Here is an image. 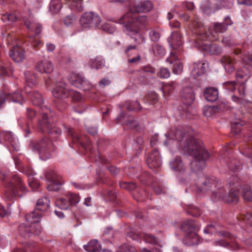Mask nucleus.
<instances>
[{
    "mask_svg": "<svg viewBox=\"0 0 252 252\" xmlns=\"http://www.w3.org/2000/svg\"><path fill=\"white\" fill-rule=\"evenodd\" d=\"M154 5L149 0H142L130 5L128 11L120 18L118 23L124 25V31L130 35H140L142 30L147 28L149 21L146 15L136 16L137 13H146L152 10Z\"/></svg>",
    "mask_w": 252,
    "mask_h": 252,
    "instance_id": "nucleus-1",
    "label": "nucleus"
},
{
    "mask_svg": "<svg viewBox=\"0 0 252 252\" xmlns=\"http://www.w3.org/2000/svg\"><path fill=\"white\" fill-rule=\"evenodd\" d=\"M189 28L192 32L197 35L194 41V46L196 48L210 54L219 55L221 53V48L216 43L209 42L216 40L218 38L219 36L216 32L209 35L203 25L196 19L190 22Z\"/></svg>",
    "mask_w": 252,
    "mask_h": 252,
    "instance_id": "nucleus-2",
    "label": "nucleus"
},
{
    "mask_svg": "<svg viewBox=\"0 0 252 252\" xmlns=\"http://www.w3.org/2000/svg\"><path fill=\"white\" fill-rule=\"evenodd\" d=\"M181 229L186 233L183 243L187 246L197 245L199 242V236L196 232L197 226L192 220H187L181 223Z\"/></svg>",
    "mask_w": 252,
    "mask_h": 252,
    "instance_id": "nucleus-3",
    "label": "nucleus"
},
{
    "mask_svg": "<svg viewBox=\"0 0 252 252\" xmlns=\"http://www.w3.org/2000/svg\"><path fill=\"white\" fill-rule=\"evenodd\" d=\"M29 148L32 151L38 152L42 160L49 158L51 152L54 150L52 142L47 137H44L39 140L31 141Z\"/></svg>",
    "mask_w": 252,
    "mask_h": 252,
    "instance_id": "nucleus-4",
    "label": "nucleus"
},
{
    "mask_svg": "<svg viewBox=\"0 0 252 252\" xmlns=\"http://www.w3.org/2000/svg\"><path fill=\"white\" fill-rule=\"evenodd\" d=\"M183 140L180 145L183 151L186 154L192 156H197L200 154L202 151L206 150L203 142L188 134Z\"/></svg>",
    "mask_w": 252,
    "mask_h": 252,
    "instance_id": "nucleus-5",
    "label": "nucleus"
},
{
    "mask_svg": "<svg viewBox=\"0 0 252 252\" xmlns=\"http://www.w3.org/2000/svg\"><path fill=\"white\" fill-rule=\"evenodd\" d=\"M50 200L47 197H43L39 199L36 203V206L35 210L26 215V219L29 222H37L40 220L41 218V213L40 211H44L46 210L49 207Z\"/></svg>",
    "mask_w": 252,
    "mask_h": 252,
    "instance_id": "nucleus-6",
    "label": "nucleus"
},
{
    "mask_svg": "<svg viewBox=\"0 0 252 252\" xmlns=\"http://www.w3.org/2000/svg\"><path fill=\"white\" fill-rule=\"evenodd\" d=\"M7 189L11 191V196L21 197L22 194L19 193V191L25 192L26 188L20 177L17 175H13L9 182L4 184Z\"/></svg>",
    "mask_w": 252,
    "mask_h": 252,
    "instance_id": "nucleus-7",
    "label": "nucleus"
},
{
    "mask_svg": "<svg viewBox=\"0 0 252 252\" xmlns=\"http://www.w3.org/2000/svg\"><path fill=\"white\" fill-rule=\"evenodd\" d=\"M101 18L93 12H87L82 14L80 19V24L84 28L95 29L101 23Z\"/></svg>",
    "mask_w": 252,
    "mask_h": 252,
    "instance_id": "nucleus-8",
    "label": "nucleus"
},
{
    "mask_svg": "<svg viewBox=\"0 0 252 252\" xmlns=\"http://www.w3.org/2000/svg\"><path fill=\"white\" fill-rule=\"evenodd\" d=\"M28 87H26L25 91L27 93H29L31 100L33 105L40 107V113L42 115V118H46L47 115L52 113L51 109L47 106H43V99L41 94L37 91L32 90V91H28Z\"/></svg>",
    "mask_w": 252,
    "mask_h": 252,
    "instance_id": "nucleus-9",
    "label": "nucleus"
},
{
    "mask_svg": "<svg viewBox=\"0 0 252 252\" xmlns=\"http://www.w3.org/2000/svg\"><path fill=\"white\" fill-rule=\"evenodd\" d=\"M51 113L47 115L46 118H42V120L39 122V129L41 131H47L51 138L57 140L61 134V130L60 128L55 126L53 124H50L47 119L49 117L51 116Z\"/></svg>",
    "mask_w": 252,
    "mask_h": 252,
    "instance_id": "nucleus-10",
    "label": "nucleus"
},
{
    "mask_svg": "<svg viewBox=\"0 0 252 252\" xmlns=\"http://www.w3.org/2000/svg\"><path fill=\"white\" fill-rule=\"evenodd\" d=\"M45 176L46 180L50 183V184L47 187V189L50 191H57L59 190L60 186L63 184L60 176L52 169L47 170Z\"/></svg>",
    "mask_w": 252,
    "mask_h": 252,
    "instance_id": "nucleus-11",
    "label": "nucleus"
},
{
    "mask_svg": "<svg viewBox=\"0 0 252 252\" xmlns=\"http://www.w3.org/2000/svg\"><path fill=\"white\" fill-rule=\"evenodd\" d=\"M68 80L73 86L80 88L83 91L89 90L92 88L91 83L79 74L75 73H71L69 76Z\"/></svg>",
    "mask_w": 252,
    "mask_h": 252,
    "instance_id": "nucleus-12",
    "label": "nucleus"
},
{
    "mask_svg": "<svg viewBox=\"0 0 252 252\" xmlns=\"http://www.w3.org/2000/svg\"><path fill=\"white\" fill-rule=\"evenodd\" d=\"M193 157L194 159L190 163L191 169L192 171L197 172L205 167V161L209 158V155L207 150H204L198 156Z\"/></svg>",
    "mask_w": 252,
    "mask_h": 252,
    "instance_id": "nucleus-13",
    "label": "nucleus"
},
{
    "mask_svg": "<svg viewBox=\"0 0 252 252\" xmlns=\"http://www.w3.org/2000/svg\"><path fill=\"white\" fill-rule=\"evenodd\" d=\"M200 182V186L198 190L200 192H211L219 184V181L214 176L202 178Z\"/></svg>",
    "mask_w": 252,
    "mask_h": 252,
    "instance_id": "nucleus-14",
    "label": "nucleus"
},
{
    "mask_svg": "<svg viewBox=\"0 0 252 252\" xmlns=\"http://www.w3.org/2000/svg\"><path fill=\"white\" fill-rule=\"evenodd\" d=\"M146 162L149 168L157 169L161 165L160 158L158 151L157 149H154L149 153L146 159Z\"/></svg>",
    "mask_w": 252,
    "mask_h": 252,
    "instance_id": "nucleus-15",
    "label": "nucleus"
},
{
    "mask_svg": "<svg viewBox=\"0 0 252 252\" xmlns=\"http://www.w3.org/2000/svg\"><path fill=\"white\" fill-rule=\"evenodd\" d=\"M68 134L71 137L73 142L78 143L86 150L91 151L92 142L88 138L85 137V140H84V137L80 136L78 134L75 133L72 128H68Z\"/></svg>",
    "mask_w": 252,
    "mask_h": 252,
    "instance_id": "nucleus-16",
    "label": "nucleus"
},
{
    "mask_svg": "<svg viewBox=\"0 0 252 252\" xmlns=\"http://www.w3.org/2000/svg\"><path fill=\"white\" fill-rule=\"evenodd\" d=\"M53 95L59 99L68 97L71 93L70 90L67 88V85L62 82L58 83L52 92Z\"/></svg>",
    "mask_w": 252,
    "mask_h": 252,
    "instance_id": "nucleus-17",
    "label": "nucleus"
},
{
    "mask_svg": "<svg viewBox=\"0 0 252 252\" xmlns=\"http://www.w3.org/2000/svg\"><path fill=\"white\" fill-rule=\"evenodd\" d=\"M240 151L243 155L251 158L252 164V132L250 136L245 138L244 142L241 145Z\"/></svg>",
    "mask_w": 252,
    "mask_h": 252,
    "instance_id": "nucleus-18",
    "label": "nucleus"
},
{
    "mask_svg": "<svg viewBox=\"0 0 252 252\" xmlns=\"http://www.w3.org/2000/svg\"><path fill=\"white\" fill-rule=\"evenodd\" d=\"M180 94L182 101L186 105H190L194 100V94L191 88L187 87L184 88L181 91Z\"/></svg>",
    "mask_w": 252,
    "mask_h": 252,
    "instance_id": "nucleus-19",
    "label": "nucleus"
},
{
    "mask_svg": "<svg viewBox=\"0 0 252 252\" xmlns=\"http://www.w3.org/2000/svg\"><path fill=\"white\" fill-rule=\"evenodd\" d=\"M168 41L172 50L179 49V52H180V49H182L183 43L180 32L176 31L172 32L171 36L168 38Z\"/></svg>",
    "mask_w": 252,
    "mask_h": 252,
    "instance_id": "nucleus-20",
    "label": "nucleus"
},
{
    "mask_svg": "<svg viewBox=\"0 0 252 252\" xmlns=\"http://www.w3.org/2000/svg\"><path fill=\"white\" fill-rule=\"evenodd\" d=\"M35 69L41 73L49 74L53 71L54 67L50 60L44 59L37 63Z\"/></svg>",
    "mask_w": 252,
    "mask_h": 252,
    "instance_id": "nucleus-21",
    "label": "nucleus"
},
{
    "mask_svg": "<svg viewBox=\"0 0 252 252\" xmlns=\"http://www.w3.org/2000/svg\"><path fill=\"white\" fill-rule=\"evenodd\" d=\"M188 135V133L184 128H172L168 133L169 139L179 141H182Z\"/></svg>",
    "mask_w": 252,
    "mask_h": 252,
    "instance_id": "nucleus-22",
    "label": "nucleus"
},
{
    "mask_svg": "<svg viewBox=\"0 0 252 252\" xmlns=\"http://www.w3.org/2000/svg\"><path fill=\"white\" fill-rule=\"evenodd\" d=\"M10 57L15 62L19 63L25 58V51L19 46H15L9 51Z\"/></svg>",
    "mask_w": 252,
    "mask_h": 252,
    "instance_id": "nucleus-23",
    "label": "nucleus"
},
{
    "mask_svg": "<svg viewBox=\"0 0 252 252\" xmlns=\"http://www.w3.org/2000/svg\"><path fill=\"white\" fill-rule=\"evenodd\" d=\"M233 53L235 55L239 56L244 63L252 65V55L239 48L234 49Z\"/></svg>",
    "mask_w": 252,
    "mask_h": 252,
    "instance_id": "nucleus-24",
    "label": "nucleus"
},
{
    "mask_svg": "<svg viewBox=\"0 0 252 252\" xmlns=\"http://www.w3.org/2000/svg\"><path fill=\"white\" fill-rule=\"evenodd\" d=\"M227 20L229 21V23H216L214 25V31H212L210 30L207 31L209 35L212 34V33L214 34L215 32L217 33L218 34V32L223 33L226 32L227 30L228 26L231 25L232 24V22L230 18L229 17H227L225 18V21L227 22Z\"/></svg>",
    "mask_w": 252,
    "mask_h": 252,
    "instance_id": "nucleus-25",
    "label": "nucleus"
},
{
    "mask_svg": "<svg viewBox=\"0 0 252 252\" xmlns=\"http://www.w3.org/2000/svg\"><path fill=\"white\" fill-rule=\"evenodd\" d=\"M218 90L214 87H207L203 92V96L208 101L214 102L218 99Z\"/></svg>",
    "mask_w": 252,
    "mask_h": 252,
    "instance_id": "nucleus-26",
    "label": "nucleus"
},
{
    "mask_svg": "<svg viewBox=\"0 0 252 252\" xmlns=\"http://www.w3.org/2000/svg\"><path fill=\"white\" fill-rule=\"evenodd\" d=\"M211 192V198L214 201L223 200V199H224L225 190L220 184H219L218 186L215 188Z\"/></svg>",
    "mask_w": 252,
    "mask_h": 252,
    "instance_id": "nucleus-27",
    "label": "nucleus"
},
{
    "mask_svg": "<svg viewBox=\"0 0 252 252\" xmlns=\"http://www.w3.org/2000/svg\"><path fill=\"white\" fill-rule=\"evenodd\" d=\"M250 74L249 70L245 67L237 69L235 72V78L237 83L246 82Z\"/></svg>",
    "mask_w": 252,
    "mask_h": 252,
    "instance_id": "nucleus-28",
    "label": "nucleus"
},
{
    "mask_svg": "<svg viewBox=\"0 0 252 252\" xmlns=\"http://www.w3.org/2000/svg\"><path fill=\"white\" fill-rule=\"evenodd\" d=\"M221 62L224 64L225 69L228 73H232L235 70L234 64L236 63L235 59L230 57L224 56L221 59Z\"/></svg>",
    "mask_w": 252,
    "mask_h": 252,
    "instance_id": "nucleus-29",
    "label": "nucleus"
},
{
    "mask_svg": "<svg viewBox=\"0 0 252 252\" xmlns=\"http://www.w3.org/2000/svg\"><path fill=\"white\" fill-rule=\"evenodd\" d=\"M171 168L179 173H183L185 171L184 164L180 157L177 156L174 159L170 162Z\"/></svg>",
    "mask_w": 252,
    "mask_h": 252,
    "instance_id": "nucleus-30",
    "label": "nucleus"
},
{
    "mask_svg": "<svg viewBox=\"0 0 252 252\" xmlns=\"http://www.w3.org/2000/svg\"><path fill=\"white\" fill-rule=\"evenodd\" d=\"M193 66L191 75L194 78L201 76L205 72V64L204 63H194Z\"/></svg>",
    "mask_w": 252,
    "mask_h": 252,
    "instance_id": "nucleus-31",
    "label": "nucleus"
},
{
    "mask_svg": "<svg viewBox=\"0 0 252 252\" xmlns=\"http://www.w3.org/2000/svg\"><path fill=\"white\" fill-rule=\"evenodd\" d=\"M70 9L76 12L83 10L82 0H64Z\"/></svg>",
    "mask_w": 252,
    "mask_h": 252,
    "instance_id": "nucleus-32",
    "label": "nucleus"
},
{
    "mask_svg": "<svg viewBox=\"0 0 252 252\" xmlns=\"http://www.w3.org/2000/svg\"><path fill=\"white\" fill-rule=\"evenodd\" d=\"M239 198V191L231 189L227 196H225L223 201L226 203H237Z\"/></svg>",
    "mask_w": 252,
    "mask_h": 252,
    "instance_id": "nucleus-33",
    "label": "nucleus"
},
{
    "mask_svg": "<svg viewBox=\"0 0 252 252\" xmlns=\"http://www.w3.org/2000/svg\"><path fill=\"white\" fill-rule=\"evenodd\" d=\"M84 248L89 252H100L101 250V246L96 240H91Z\"/></svg>",
    "mask_w": 252,
    "mask_h": 252,
    "instance_id": "nucleus-34",
    "label": "nucleus"
},
{
    "mask_svg": "<svg viewBox=\"0 0 252 252\" xmlns=\"http://www.w3.org/2000/svg\"><path fill=\"white\" fill-rule=\"evenodd\" d=\"M216 246H220L224 247H227L232 250H236L240 249L239 245L236 242H228L224 240H220L215 242Z\"/></svg>",
    "mask_w": 252,
    "mask_h": 252,
    "instance_id": "nucleus-35",
    "label": "nucleus"
},
{
    "mask_svg": "<svg viewBox=\"0 0 252 252\" xmlns=\"http://www.w3.org/2000/svg\"><path fill=\"white\" fill-rule=\"evenodd\" d=\"M19 231L20 235L27 238L29 237L32 235V226L31 224L22 223L19 226Z\"/></svg>",
    "mask_w": 252,
    "mask_h": 252,
    "instance_id": "nucleus-36",
    "label": "nucleus"
},
{
    "mask_svg": "<svg viewBox=\"0 0 252 252\" xmlns=\"http://www.w3.org/2000/svg\"><path fill=\"white\" fill-rule=\"evenodd\" d=\"M125 106L128 111L140 112L142 109V107L138 101H127L126 102Z\"/></svg>",
    "mask_w": 252,
    "mask_h": 252,
    "instance_id": "nucleus-37",
    "label": "nucleus"
},
{
    "mask_svg": "<svg viewBox=\"0 0 252 252\" xmlns=\"http://www.w3.org/2000/svg\"><path fill=\"white\" fill-rule=\"evenodd\" d=\"M132 194L133 198L137 201H143L147 197V194L145 189L137 188Z\"/></svg>",
    "mask_w": 252,
    "mask_h": 252,
    "instance_id": "nucleus-38",
    "label": "nucleus"
},
{
    "mask_svg": "<svg viewBox=\"0 0 252 252\" xmlns=\"http://www.w3.org/2000/svg\"><path fill=\"white\" fill-rule=\"evenodd\" d=\"M6 99L14 102L22 104L25 101L22 94L20 92H14L12 94H6Z\"/></svg>",
    "mask_w": 252,
    "mask_h": 252,
    "instance_id": "nucleus-39",
    "label": "nucleus"
},
{
    "mask_svg": "<svg viewBox=\"0 0 252 252\" xmlns=\"http://www.w3.org/2000/svg\"><path fill=\"white\" fill-rule=\"evenodd\" d=\"M118 119L119 120H122L123 119H125V125L129 126V127L135 128L136 127V121L134 118L132 116H127L126 117H125L124 114L123 113H121Z\"/></svg>",
    "mask_w": 252,
    "mask_h": 252,
    "instance_id": "nucleus-40",
    "label": "nucleus"
},
{
    "mask_svg": "<svg viewBox=\"0 0 252 252\" xmlns=\"http://www.w3.org/2000/svg\"><path fill=\"white\" fill-rule=\"evenodd\" d=\"M26 80L28 85L30 88L36 85L38 80L36 76L31 72H27L25 73Z\"/></svg>",
    "mask_w": 252,
    "mask_h": 252,
    "instance_id": "nucleus-41",
    "label": "nucleus"
},
{
    "mask_svg": "<svg viewBox=\"0 0 252 252\" xmlns=\"http://www.w3.org/2000/svg\"><path fill=\"white\" fill-rule=\"evenodd\" d=\"M62 7L61 0H52L50 4L49 9L54 13H58Z\"/></svg>",
    "mask_w": 252,
    "mask_h": 252,
    "instance_id": "nucleus-42",
    "label": "nucleus"
},
{
    "mask_svg": "<svg viewBox=\"0 0 252 252\" xmlns=\"http://www.w3.org/2000/svg\"><path fill=\"white\" fill-rule=\"evenodd\" d=\"M245 125L243 121H236L231 124V133L238 135L242 130L243 126Z\"/></svg>",
    "mask_w": 252,
    "mask_h": 252,
    "instance_id": "nucleus-43",
    "label": "nucleus"
},
{
    "mask_svg": "<svg viewBox=\"0 0 252 252\" xmlns=\"http://www.w3.org/2000/svg\"><path fill=\"white\" fill-rule=\"evenodd\" d=\"M55 204L62 210H66L70 206V203L66 196H65V198H61L56 200Z\"/></svg>",
    "mask_w": 252,
    "mask_h": 252,
    "instance_id": "nucleus-44",
    "label": "nucleus"
},
{
    "mask_svg": "<svg viewBox=\"0 0 252 252\" xmlns=\"http://www.w3.org/2000/svg\"><path fill=\"white\" fill-rule=\"evenodd\" d=\"M152 50L154 54L157 56L161 57L165 54V50L164 47L158 43H155L152 45Z\"/></svg>",
    "mask_w": 252,
    "mask_h": 252,
    "instance_id": "nucleus-45",
    "label": "nucleus"
},
{
    "mask_svg": "<svg viewBox=\"0 0 252 252\" xmlns=\"http://www.w3.org/2000/svg\"><path fill=\"white\" fill-rule=\"evenodd\" d=\"M25 25L28 29L34 28V32L37 36L39 35L42 31V26L40 24H34L29 21L25 22Z\"/></svg>",
    "mask_w": 252,
    "mask_h": 252,
    "instance_id": "nucleus-46",
    "label": "nucleus"
},
{
    "mask_svg": "<svg viewBox=\"0 0 252 252\" xmlns=\"http://www.w3.org/2000/svg\"><path fill=\"white\" fill-rule=\"evenodd\" d=\"M137 83L140 84L145 85L148 83L150 78L145 74L142 71L139 70L136 72Z\"/></svg>",
    "mask_w": 252,
    "mask_h": 252,
    "instance_id": "nucleus-47",
    "label": "nucleus"
},
{
    "mask_svg": "<svg viewBox=\"0 0 252 252\" xmlns=\"http://www.w3.org/2000/svg\"><path fill=\"white\" fill-rule=\"evenodd\" d=\"M120 187L128 191H134L136 188V185L132 182H120L119 183Z\"/></svg>",
    "mask_w": 252,
    "mask_h": 252,
    "instance_id": "nucleus-48",
    "label": "nucleus"
},
{
    "mask_svg": "<svg viewBox=\"0 0 252 252\" xmlns=\"http://www.w3.org/2000/svg\"><path fill=\"white\" fill-rule=\"evenodd\" d=\"M241 162L237 159L233 158L228 162V167L233 172L238 171L241 166Z\"/></svg>",
    "mask_w": 252,
    "mask_h": 252,
    "instance_id": "nucleus-49",
    "label": "nucleus"
},
{
    "mask_svg": "<svg viewBox=\"0 0 252 252\" xmlns=\"http://www.w3.org/2000/svg\"><path fill=\"white\" fill-rule=\"evenodd\" d=\"M182 49H180L179 52V49L173 50L171 52L170 56L166 59V61L172 64L174 61H177L179 59V56L181 54Z\"/></svg>",
    "mask_w": 252,
    "mask_h": 252,
    "instance_id": "nucleus-50",
    "label": "nucleus"
},
{
    "mask_svg": "<svg viewBox=\"0 0 252 252\" xmlns=\"http://www.w3.org/2000/svg\"><path fill=\"white\" fill-rule=\"evenodd\" d=\"M218 107L215 106H206L204 107L203 110V114L204 115L207 117H211V116L214 115L216 114V113L218 111Z\"/></svg>",
    "mask_w": 252,
    "mask_h": 252,
    "instance_id": "nucleus-51",
    "label": "nucleus"
},
{
    "mask_svg": "<svg viewBox=\"0 0 252 252\" xmlns=\"http://www.w3.org/2000/svg\"><path fill=\"white\" fill-rule=\"evenodd\" d=\"M140 70L150 78H153V75L156 73L155 68L149 65L143 66Z\"/></svg>",
    "mask_w": 252,
    "mask_h": 252,
    "instance_id": "nucleus-52",
    "label": "nucleus"
},
{
    "mask_svg": "<svg viewBox=\"0 0 252 252\" xmlns=\"http://www.w3.org/2000/svg\"><path fill=\"white\" fill-rule=\"evenodd\" d=\"M27 223H29L31 224L32 226V234H34L35 235H39L41 233V232L42 231V228L40 226L39 224L38 223V222L39 221L37 222H29L27 220Z\"/></svg>",
    "mask_w": 252,
    "mask_h": 252,
    "instance_id": "nucleus-53",
    "label": "nucleus"
},
{
    "mask_svg": "<svg viewBox=\"0 0 252 252\" xmlns=\"http://www.w3.org/2000/svg\"><path fill=\"white\" fill-rule=\"evenodd\" d=\"M187 212L188 214L196 217H198L201 215L200 210L197 207L193 206V205H189L188 206Z\"/></svg>",
    "mask_w": 252,
    "mask_h": 252,
    "instance_id": "nucleus-54",
    "label": "nucleus"
},
{
    "mask_svg": "<svg viewBox=\"0 0 252 252\" xmlns=\"http://www.w3.org/2000/svg\"><path fill=\"white\" fill-rule=\"evenodd\" d=\"M243 196L245 200L252 201V191L249 186H246L243 189Z\"/></svg>",
    "mask_w": 252,
    "mask_h": 252,
    "instance_id": "nucleus-55",
    "label": "nucleus"
},
{
    "mask_svg": "<svg viewBox=\"0 0 252 252\" xmlns=\"http://www.w3.org/2000/svg\"><path fill=\"white\" fill-rule=\"evenodd\" d=\"M224 0H208V7L210 9L217 10L220 8L222 1Z\"/></svg>",
    "mask_w": 252,
    "mask_h": 252,
    "instance_id": "nucleus-56",
    "label": "nucleus"
},
{
    "mask_svg": "<svg viewBox=\"0 0 252 252\" xmlns=\"http://www.w3.org/2000/svg\"><path fill=\"white\" fill-rule=\"evenodd\" d=\"M90 65L92 68L98 69L102 68L104 66V64L102 60L95 59L91 60Z\"/></svg>",
    "mask_w": 252,
    "mask_h": 252,
    "instance_id": "nucleus-57",
    "label": "nucleus"
},
{
    "mask_svg": "<svg viewBox=\"0 0 252 252\" xmlns=\"http://www.w3.org/2000/svg\"><path fill=\"white\" fill-rule=\"evenodd\" d=\"M117 252H137V250L131 245L124 244L118 248Z\"/></svg>",
    "mask_w": 252,
    "mask_h": 252,
    "instance_id": "nucleus-58",
    "label": "nucleus"
},
{
    "mask_svg": "<svg viewBox=\"0 0 252 252\" xmlns=\"http://www.w3.org/2000/svg\"><path fill=\"white\" fill-rule=\"evenodd\" d=\"M18 19V17L14 13L3 14L1 18L2 20L4 22L9 21L12 23L17 21Z\"/></svg>",
    "mask_w": 252,
    "mask_h": 252,
    "instance_id": "nucleus-59",
    "label": "nucleus"
},
{
    "mask_svg": "<svg viewBox=\"0 0 252 252\" xmlns=\"http://www.w3.org/2000/svg\"><path fill=\"white\" fill-rule=\"evenodd\" d=\"M66 196L69 201L70 205H75L79 201V196L77 194L69 193Z\"/></svg>",
    "mask_w": 252,
    "mask_h": 252,
    "instance_id": "nucleus-60",
    "label": "nucleus"
},
{
    "mask_svg": "<svg viewBox=\"0 0 252 252\" xmlns=\"http://www.w3.org/2000/svg\"><path fill=\"white\" fill-rule=\"evenodd\" d=\"M149 36L152 41L156 42L159 40L160 37V33L158 30H152L149 32Z\"/></svg>",
    "mask_w": 252,
    "mask_h": 252,
    "instance_id": "nucleus-61",
    "label": "nucleus"
},
{
    "mask_svg": "<svg viewBox=\"0 0 252 252\" xmlns=\"http://www.w3.org/2000/svg\"><path fill=\"white\" fill-rule=\"evenodd\" d=\"M19 171L28 176L29 178L32 177L35 173L30 166L23 167L19 168Z\"/></svg>",
    "mask_w": 252,
    "mask_h": 252,
    "instance_id": "nucleus-62",
    "label": "nucleus"
},
{
    "mask_svg": "<svg viewBox=\"0 0 252 252\" xmlns=\"http://www.w3.org/2000/svg\"><path fill=\"white\" fill-rule=\"evenodd\" d=\"M236 81H227L223 83V87L227 90L234 92L236 89Z\"/></svg>",
    "mask_w": 252,
    "mask_h": 252,
    "instance_id": "nucleus-63",
    "label": "nucleus"
},
{
    "mask_svg": "<svg viewBox=\"0 0 252 252\" xmlns=\"http://www.w3.org/2000/svg\"><path fill=\"white\" fill-rule=\"evenodd\" d=\"M183 68L182 63L179 61L176 62L173 66V72L176 74H180L182 73Z\"/></svg>",
    "mask_w": 252,
    "mask_h": 252,
    "instance_id": "nucleus-64",
    "label": "nucleus"
}]
</instances>
